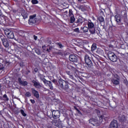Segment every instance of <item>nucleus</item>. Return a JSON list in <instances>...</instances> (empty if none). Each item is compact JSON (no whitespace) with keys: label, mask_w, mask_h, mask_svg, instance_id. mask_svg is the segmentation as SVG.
<instances>
[{"label":"nucleus","mask_w":128,"mask_h":128,"mask_svg":"<svg viewBox=\"0 0 128 128\" xmlns=\"http://www.w3.org/2000/svg\"><path fill=\"white\" fill-rule=\"evenodd\" d=\"M58 82H59V86L62 90H66L69 88L68 83L66 81L62 79H60L58 81Z\"/></svg>","instance_id":"f257e3e1"},{"label":"nucleus","mask_w":128,"mask_h":128,"mask_svg":"<svg viewBox=\"0 0 128 128\" xmlns=\"http://www.w3.org/2000/svg\"><path fill=\"white\" fill-rule=\"evenodd\" d=\"M88 28H89V32L91 34H96V28L94 27V24L90 20L88 22Z\"/></svg>","instance_id":"f03ea898"},{"label":"nucleus","mask_w":128,"mask_h":128,"mask_svg":"<svg viewBox=\"0 0 128 128\" xmlns=\"http://www.w3.org/2000/svg\"><path fill=\"white\" fill-rule=\"evenodd\" d=\"M109 60L114 62L118 61V56L112 52H109L108 54Z\"/></svg>","instance_id":"7ed1b4c3"},{"label":"nucleus","mask_w":128,"mask_h":128,"mask_svg":"<svg viewBox=\"0 0 128 128\" xmlns=\"http://www.w3.org/2000/svg\"><path fill=\"white\" fill-rule=\"evenodd\" d=\"M4 32L8 38H14V32H12V31H11L10 30H4Z\"/></svg>","instance_id":"20e7f679"},{"label":"nucleus","mask_w":128,"mask_h":128,"mask_svg":"<svg viewBox=\"0 0 128 128\" xmlns=\"http://www.w3.org/2000/svg\"><path fill=\"white\" fill-rule=\"evenodd\" d=\"M42 80L45 86H46L49 87V88L51 90H54V86H52V82H50V81H48L45 78L42 79Z\"/></svg>","instance_id":"39448f33"},{"label":"nucleus","mask_w":128,"mask_h":128,"mask_svg":"<svg viewBox=\"0 0 128 128\" xmlns=\"http://www.w3.org/2000/svg\"><path fill=\"white\" fill-rule=\"evenodd\" d=\"M1 40L2 42L3 46H4V48H8L10 46V44L8 40L4 37V36H1L0 37Z\"/></svg>","instance_id":"423d86ee"},{"label":"nucleus","mask_w":128,"mask_h":128,"mask_svg":"<svg viewBox=\"0 0 128 128\" xmlns=\"http://www.w3.org/2000/svg\"><path fill=\"white\" fill-rule=\"evenodd\" d=\"M52 116L54 118H58L60 116V112L58 110H54L52 111Z\"/></svg>","instance_id":"0eeeda50"},{"label":"nucleus","mask_w":128,"mask_h":128,"mask_svg":"<svg viewBox=\"0 0 128 128\" xmlns=\"http://www.w3.org/2000/svg\"><path fill=\"white\" fill-rule=\"evenodd\" d=\"M122 16L120 14H116L115 16L116 22L118 24H122Z\"/></svg>","instance_id":"6e6552de"},{"label":"nucleus","mask_w":128,"mask_h":128,"mask_svg":"<svg viewBox=\"0 0 128 128\" xmlns=\"http://www.w3.org/2000/svg\"><path fill=\"white\" fill-rule=\"evenodd\" d=\"M110 128H118V122L116 120L112 121L110 124Z\"/></svg>","instance_id":"1a4fd4ad"},{"label":"nucleus","mask_w":128,"mask_h":128,"mask_svg":"<svg viewBox=\"0 0 128 128\" xmlns=\"http://www.w3.org/2000/svg\"><path fill=\"white\" fill-rule=\"evenodd\" d=\"M84 60L86 64H88V66H90L92 64V60H90V56L88 55H86L84 57Z\"/></svg>","instance_id":"9d476101"},{"label":"nucleus","mask_w":128,"mask_h":128,"mask_svg":"<svg viewBox=\"0 0 128 128\" xmlns=\"http://www.w3.org/2000/svg\"><path fill=\"white\" fill-rule=\"evenodd\" d=\"M69 60L70 62H78V56L74 54H70L69 56Z\"/></svg>","instance_id":"9b49d317"},{"label":"nucleus","mask_w":128,"mask_h":128,"mask_svg":"<svg viewBox=\"0 0 128 128\" xmlns=\"http://www.w3.org/2000/svg\"><path fill=\"white\" fill-rule=\"evenodd\" d=\"M90 124H92L94 126H100V124H98V121L96 119L92 118L89 120Z\"/></svg>","instance_id":"f8f14e48"},{"label":"nucleus","mask_w":128,"mask_h":128,"mask_svg":"<svg viewBox=\"0 0 128 128\" xmlns=\"http://www.w3.org/2000/svg\"><path fill=\"white\" fill-rule=\"evenodd\" d=\"M21 16H22L24 20H26V18H28V14L26 12V11L22 9L21 10Z\"/></svg>","instance_id":"ddd939ff"},{"label":"nucleus","mask_w":128,"mask_h":128,"mask_svg":"<svg viewBox=\"0 0 128 128\" xmlns=\"http://www.w3.org/2000/svg\"><path fill=\"white\" fill-rule=\"evenodd\" d=\"M54 126H56V128H62V122H60L58 120H54Z\"/></svg>","instance_id":"4468645a"},{"label":"nucleus","mask_w":128,"mask_h":128,"mask_svg":"<svg viewBox=\"0 0 128 128\" xmlns=\"http://www.w3.org/2000/svg\"><path fill=\"white\" fill-rule=\"evenodd\" d=\"M32 82L34 84V86L35 88H42V85L40 84V82L36 81V80H33Z\"/></svg>","instance_id":"2eb2a0df"},{"label":"nucleus","mask_w":128,"mask_h":128,"mask_svg":"<svg viewBox=\"0 0 128 128\" xmlns=\"http://www.w3.org/2000/svg\"><path fill=\"white\" fill-rule=\"evenodd\" d=\"M32 92L35 98H40V94H38V92L36 90L32 88Z\"/></svg>","instance_id":"dca6fc26"},{"label":"nucleus","mask_w":128,"mask_h":128,"mask_svg":"<svg viewBox=\"0 0 128 128\" xmlns=\"http://www.w3.org/2000/svg\"><path fill=\"white\" fill-rule=\"evenodd\" d=\"M66 73L68 76H69V78H70L72 80H74V72H72V71H67Z\"/></svg>","instance_id":"f3484780"},{"label":"nucleus","mask_w":128,"mask_h":128,"mask_svg":"<svg viewBox=\"0 0 128 128\" xmlns=\"http://www.w3.org/2000/svg\"><path fill=\"white\" fill-rule=\"evenodd\" d=\"M18 80L21 86H28V82L22 80L20 78H18Z\"/></svg>","instance_id":"a211bd4d"},{"label":"nucleus","mask_w":128,"mask_h":128,"mask_svg":"<svg viewBox=\"0 0 128 128\" xmlns=\"http://www.w3.org/2000/svg\"><path fill=\"white\" fill-rule=\"evenodd\" d=\"M80 30H82L84 33L90 32V28L88 26H84V28L82 27Z\"/></svg>","instance_id":"6ab92c4d"},{"label":"nucleus","mask_w":128,"mask_h":128,"mask_svg":"<svg viewBox=\"0 0 128 128\" xmlns=\"http://www.w3.org/2000/svg\"><path fill=\"white\" fill-rule=\"evenodd\" d=\"M120 120L121 122H126V118L124 115L122 117H120Z\"/></svg>","instance_id":"aec40b11"},{"label":"nucleus","mask_w":128,"mask_h":128,"mask_svg":"<svg viewBox=\"0 0 128 128\" xmlns=\"http://www.w3.org/2000/svg\"><path fill=\"white\" fill-rule=\"evenodd\" d=\"M112 84H116V85L120 84V80H118V79L116 80V79L113 78L112 79Z\"/></svg>","instance_id":"412c9836"},{"label":"nucleus","mask_w":128,"mask_h":128,"mask_svg":"<svg viewBox=\"0 0 128 128\" xmlns=\"http://www.w3.org/2000/svg\"><path fill=\"white\" fill-rule=\"evenodd\" d=\"M36 19H32L30 18L28 21V23L30 24H36Z\"/></svg>","instance_id":"4be33fe9"},{"label":"nucleus","mask_w":128,"mask_h":128,"mask_svg":"<svg viewBox=\"0 0 128 128\" xmlns=\"http://www.w3.org/2000/svg\"><path fill=\"white\" fill-rule=\"evenodd\" d=\"M96 52L98 54H104V50H102L100 48H98Z\"/></svg>","instance_id":"5701e85b"},{"label":"nucleus","mask_w":128,"mask_h":128,"mask_svg":"<svg viewBox=\"0 0 128 128\" xmlns=\"http://www.w3.org/2000/svg\"><path fill=\"white\" fill-rule=\"evenodd\" d=\"M91 48L92 52H94L96 50V44H92Z\"/></svg>","instance_id":"b1692460"},{"label":"nucleus","mask_w":128,"mask_h":128,"mask_svg":"<svg viewBox=\"0 0 128 128\" xmlns=\"http://www.w3.org/2000/svg\"><path fill=\"white\" fill-rule=\"evenodd\" d=\"M74 20H76V18H74V16H72L70 17V24H72L74 22Z\"/></svg>","instance_id":"393cba45"},{"label":"nucleus","mask_w":128,"mask_h":128,"mask_svg":"<svg viewBox=\"0 0 128 128\" xmlns=\"http://www.w3.org/2000/svg\"><path fill=\"white\" fill-rule=\"evenodd\" d=\"M32 4H38V0H32Z\"/></svg>","instance_id":"a878e982"},{"label":"nucleus","mask_w":128,"mask_h":128,"mask_svg":"<svg viewBox=\"0 0 128 128\" xmlns=\"http://www.w3.org/2000/svg\"><path fill=\"white\" fill-rule=\"evenodd\" d=\"M98 20H99V22H104V18L102 16H100L98 18Z\"/></svg>","instance_id":"bb28decb"},{"label":"nucleus","mask_w":128,"mask_h":128,"mask_svg":"<svg viewBox=\"0 0 128 128\" xmlns=\"http://www.w3.org/2000/svg\"><path fill=\"white\" fill-rule=\"evenodd\" d=\"M3 98H4V100H6V102L8 100V96H6V94H4L3 96Z\"/></svg>","instance_id":"cd10ccee"},{"label":"nucleus","mask_w":128,"mask_h":128,"mask_svg":"<svg viewBox=\"0 0 128 128\" xmlns=\"http://www.w3.org/2000/svg\"><path fill=\"white\" fill-rule=\"evenodd\" d=\"M25 96L28 98H30V96H32V94L30 92H26L25 94Z\"/></svg>","instance_id":"c85d7f7f"},{"label":"nucleus","mask_w":128,"mask_h":128,"mask_svg":"<svg viewBox=\"0 0 128 128\" xmlns=\"http://www.w3.org/2000/svg\"><path fill=\"white\" fill-rule=\"evenodd\" d=\"M20 112L23 116H26V113H24V110H21Z\"/></svg>","instance_id":"c756f323"},{"label":"nucleus","mask_w":128,"mask_h":128,"mask_svg":"<svg viewBox=\"0 0 128 128\" xmlns=\"http://www.w3.org/2000/svg\"><path fill=\"white\" fill-rule=\"evenodd\" d=\"M83 22L82 18H79L76 20V22H80V24H82Z\"/></svg>","instance_id":"7c9ffc66"},{"label":"nucleus","mask_w":128,"mask_h":128,"mask_svg":"<svg viewBox=\"0 0 128 128\" xmlns=\"http://www.w3.org/2000/svg\"><path fill=\"white\" fill-rule=\"evenodd\" d=\"M74 32H77L78 34L80 33V28H76L74 30Z\"/></svg>","instance_id":"2f4dec72"},{"label":"nucleus","mask_w":128,"mask_h":128,"mask_svg":"<svg viewBox=\"0 0 128 128\" xmlns=\"http://www.w3.org/2000/svg\"><path fill=\"white\" fill-rule=\"evenodd\" d=\"M0 70H4V66L0 63Z\"/></svg>","instance_id":"473e14b6"},{"label":"nucleus","mask_w":128,"mask_h":128,"mask_svg":"<svg viewBox=\"0 0 128 128\" xmlns=\"http://www.w3.org/2000/svg\"><path fill=\"white\" fill-rule=\"evenodd\" d=\"M36 14H34V15L30 16V18H32V20L36 19Z\"/></svg>","instance_id":"72a5a7b5"},{"label":"nucleus","mask_w":128,"mask_h":128,"mask_svg":"<svg viewBox=\"0 0 128 128\" xmlns=\"http://www.w3.org/2000/svg\"><path fill=\"white\" fill-rule=\"evenodd\" d=\"M69 16L72 17V16H74V14H72V12H70V10L69 11Z\"/></svg>","instance_id":"f704fd0d"},{"label":"nucleus","mask_w":128,"mask_h":128,"mask_svg":"<svg viewBox=\"0 0 128 128\" xmlns=\"http://www.w3.org/2000/svg\"><path fill=\"white\" fill-rule=\"evenodd\" d=\"M67 68H68L69 70H72L74 68V67H72V66L68 64L67 66Z\"/></svg>","instance_id":"c9c22d12"},{"label":"nucleus","mask_w":128,"mask_h":128,"mask_svg":"<svg viewBox=\"0 0 128 128\" xmlns=\"http://www.w3.org/2000/svg\"><path fill=\"white\" fill-rule=\"evenodd\" d=\"M58 46L60 48H63L62 44H60V43H58Z\"/></svg>","instance_id":"e433bc0d"},{"label":"nucleus","mask_w":128,"mask_h":128,"mask_svg":"<svg viewBox=\"0 0 128 128\" xmlns=\"http://www.w3.org/2000/svg\"><path fill=\"white\" fill-rule=\"evenodd\" d=\"M30 102H31L32 104H33L36 103V101L34 100L30 99Z\"/></svg>","instance_id":"4c0bfd02"},{"label":"nucleus","mask_w":128,"mask_h":128,"mask_svg":"<svg viewBox=\"0 0 128 128\" xmlns=\"http://www.w3.org/2000/svg\"><path fill=\"white\" fill-rule=\"evenodd\" d=\"M47 128H54L53 127H52V125L50 124H48L47 126Z\"/></svg>","instance_id":"58836bf2"},{"label":"nucleus","mask_w":128,"mask_h":128,"mask_svg":"<svg viewBox=\"0 0 128 128\" xmlns=\"http://www.w3.org/2000/svg\"><path fill=\"white\" fill-rule=\"evenodd\" d=\"M34 40H38V36H34Z\"/></svg>","instance_id":"ea45409f"},{"label":"nucleus","mask_w":128,"mask_h":128,"mask_svg":"<svg viewBox=\"0 0 128 128\" xmlns=\"http://www.w3.org/2000/svg\"><path fill=\"white\" fill-rule=\"evenodd\" d=\"M42 48H43V50H46V46H42Z\"/></svg>","instance_id":"a19ab883"},{"label":"nucleus","mask_w":128,"mask_h":128,"mask_svg":"<svg viewBox=\"0 0 128 128\" xmlns=\"http://www.w3.org/2000/svg\"><path fill=\"white\" fill-rule=\"evenodd\" d=\"M58 54L60 56H64V54L62 52H60Z\"/></svg>","instance_id":"79ce46f5"},{"label":"nucleus","mask_w":128,"mask_h":128,"mask_svg":"<svg viewBox=\"0 0 128 128\" xmlns=\"http://www.w3.org/2000/svg\"><path fill=\"white\" fill-rule=\"evenodd\" d=\"M78 114H80V110H78Z\"/></svg>","instance_id":"37998d69"},{"label":"nucleus","mask_w":128,"mask_h":128,"mask_svg":"<svg viewBox=\"0 0 128 128\" xmlns=\"http://www.w3.org/2000/svg\"><path fill=\"white\" fill-rule=\"evenodd\" d=\"M27 2H30V0H26Z\"/></svg>","instance_id":"c03bdc74"},{"label":"nucleus","mask_w":128,"mask_h":128,"mask_svg":"<svg viewBox=\"0 0 128 128\" xmlns=\"http://www.w3.org/2000/svg\"><path fill=\"white\" fill-rule=\"evenodd\" d=\"M46 50H47V52H50V50L48 49H47Z\"/></svg>","instance_id":"a18cd8bd"},{"label":"nucleus","mask_w":128,"mask_h":128,"mask_svg":"<svg viewBox=\"0 0 128 128\" xmlns=\"http://www.w3.org/2000/svg\"><path fill=\"white\" fill-rule=\"evenodd\" d=\"M14 0V2H18V0Z\"/></svg>","instance_id":"49530a36"},{"label":"nucleus","mask_w":128,"mask_h":128,"mask_svg":"<svg viewBox=\"0 0 128 128\" xmlns=\"http://www.w3.org/2000/svg\"><path fill=\"white\" fill-rule=\"evenodd\" d=\"M0 88H2V85H0Z\"/></svg>","instance_id":"de8ad7c7"},{"label":"nucleus","mask_w":128,"mask_h":128,"mask_svg":"<svg viewBox=\"0 0 128 128\" xmlns=\"http://www.w3.org/2000/svg\"><path fill=\"white\" fill-rule=\"evenodd\" d=\"M78 0V2H80V0Z\"/></svg>","instance_id":"09e8293b"},{"label":"nucleus","mask_w":128,"mask_h":128,"mask_svg":"<svg viewBox=\"0 0 128 128\" xmlns=\"http://www.w3.org/2000/svg\"><path fill=\"white\" fill-rule=\"evenodd\" d=\"M1 45L0 44V48Z\"/></svg>","instance_id":"8fccbe9b"},{"label":"nucleus","mask_w":128,"mask_h":128,"mask_svg":"<svg viewBox=\"0 0 128 128\" xmlns=\"http://www.w3.org/2000/svg\"><path fill=\"white\" fill-rule=\"evenodd\" d=\"M92 56H94V55L92 54Z\"/></svg>","instance_id":"3c124183"},{"label":"nucleus","mask_w":128,"mask_h":128,"mask_svg":"<svg viewBox=\"0 0 128 128\" xmlns=\"http://www.w3.org/2000/svg\"><path fill=\"white\" fill-rule=\"evenodd\" d=\"M92 54H90V56Z\"/></svg>","instance_id":"603ef678"},{"label":"nucleus","mask_w":128,"mask_h":128,"mask_svg":"<svg viewBox=\"0 0 128 128\" xmlns=\"http://www.w3.org/2000/svg\"><path fill=\"white\" fill-rule=\"evenodd\" d=\"M53 82H54V80H53Z\"/></svg>","instance_id":"864d4df0"},{"label":"nucleus","mask_w":128,"mask_h":128,"mask_svg":"<svg viewBox=\"0 0 128 128\" xmlns=\"http://www.w3.org/2000/svg\"><path fill=\"white\" fill-rule=\"evenodd\" d=\"M53 82H54V80H53Z\"/></svg>","instance_id":"5fc2aeb1"}]
</instances>
